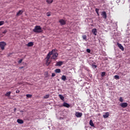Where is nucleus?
Returning <instances> with one entry per match:
<instances>
[{
	"label": "nucleus",
	"instance_id": "1",
	"mask_svg": "<svg viewBox=\"0 0 130 130\" xmlns=\"http://www.w3.org/2000/svg\"><path fill=\"white\" fill-rule=\"evenodd\" d=\"M33 31L35 33H41L43 32V30H42V28L40 26L37 25L35 27V28L33 29Z\"/></svg>",
	"mask_w": 130,
	"mask_h": 130
},
{
	"label": "nucleus",
	"instance_id": "2",
	"mask_svg": "<svg viewBox=\"0 0 130 130\" xmlns=\"http://www.w3.org/2000/svg\"><path fill=\"white\" fill-rule=\"evenodd\" d=\"M58 56V53L57 52V50H56V51L52 53L51 58V59H54V60H56V59H57Z\"/></svg>",
	"mask_w": 130,
	"mask_h": 130
},
{
	"label": "nucleus",
	"instance_id": "3",
	"mask_svg": "<svg viewBox=\"0 0 130 130\" xmlns=\"http://www.w3.org/2000/svg\"><path fill=\"white\" fill-rule=\"evenodd\" d=\"M56 51V49H53L51 51L49 52L48 54L47 55L46 59H50V56L52 55V53Z\"/></svg>",
	"mask_w": 130,
	"mask_h": 130
},
{
	"label": "nucleus",
	"instance_id": "4",
	"mask_svg": "<svg viewBox=\"0 0 130 130\" xmlns=\"http://www.w3.org/2000/svg\"><path fill=\"white\" fill-rule=\"evenodd\" d=\"M7 45V43L5 42H0V48L2 49V50H5V46Z\"/></svg>",
	"mask_w": 130,
	"mask_h": 130
},
{
	"label": "nucleus",
	"instance_id": "5",
	"mask_svg": "<svg viewBox=\"0 0 130 130\" xmlns=\"http://www.w3.org/2000/svg\"><path fill=\"white\" fill-rule=\"evenodd\" d=\"M120 106L122 107V108H125V107H127V103H122L120 104Z\"/></svg>",
	"mask_w": 130,
	"mask_h": 130
},
{
	"label": "nucleus",
	"instance_id": "6",
	"mask_svg": "<svg viewBox=\"0 0 130 130\" xmlns=\"http://www.w3.org/2000/svg\"><path fill=\"white\" fill-rule=\"evenodd\" d=\"M59 23H60V25H66V20H64L63 19H60L59 20Z\"/></svg>",
	"mask_w": 130,
	"mask_h": 130
},
{
	"label": "nucleus",
	"instance_id": "7",
	"mask_svg": "<svg viewBox=\"0 0 130 130\" xmlns=\"http://www.w3.org/2000/svg\"><path fill=\"white\" fill-rule=\"evenodd\" d=\"M117 45H118L119 48H120V49H121L122 51L124 50V48H123V46H122V45H121V44H120L119 43H117Z\"/></svg>",
	"mask_w": 130,
	"mask_h": 130
},
{
	"label": "nucleus",
	"instance_id": "8",
	"mask_svg": "<svg viewBox=\"0 0 130 130\" xmlns=\"http://www.w3.org/2000/svg\"><path fill=\"white\" fill-rule=\"evenodd\" d=\"M75 115H76V117H82V116L83 115V113H80L78 112H76Z\"/></svg>",
	"mask_w": 130,
	"mask_h": 130
},
{
	"label": "nucleus",
	"instance_id": "9",
	"mask_svg": "<svg viewBox=\"0 0 130 130\" xmlns=\"http://www.w3.org/2000/svg\"><path fill=\"white\" fill-rule=\"evenodd\" d=\"M102 16L103 17L104 19H106V18H107V15L106 14V12L105 11H103L102 12Z\"/></svg>",
	"mask_w": 130,
	"mask_h": 130
},
{
	"label": "nucleus",
	"instance_id": "10",
	"mask_svg": "<svg viewBox=\"0 0 130 130\" xmlns=\"http://www.w3.org/2000/svg\"><path fill=\"white\" fill-rule=\"evenodd\" d=\"M92 32L95 36H97V29L96 28H93L92 29Z\"/></svg>",
	"mask_w": 130,
	"mask_h": 130
},
{
	"label": "nucleus",
	"instance_id": "11",
	"mask_svg": "<svg viewBox=\"0 0 130 130\" xmlns=\"http://www.w3.org/2000/svg\"><path fill=\"white\" fill-rule=\"evenodd\" d=\"M104 118H108L109 117V113L106 112L105 114L103 115Z\"/></svg>",
	"mask_w": 130,
	"mask_h": 130
},
{
	"label": "nucleus",
	"instance_id": "12",
	"mask_svg": "<svg viewBox=\"0 0 130 130\" xmlns=\"http://www.w3.org/2000/svg\"><path fill=\"white\" fill-rule=\"evenodd\" d=\"M63 106L64 107H67V108H69L70 107V104H68L67 103L64 102L63 104Z\"/></svg>",
	"mask_w": 130,
	"mask_h": 130
},
{
	"label": "nucleus",
	"instance_id": "13",
	"mask_svg": "<svg viewBox=\"0 0 130 130\" xmlns=\"http://www.w3.org/2000/svg\"><path fill=\"white\" fill-rule=\"evenodd\" d=\"M17 122L20 124H23V123H24V121L21 119H18L17 120Z\"/></svg>",
	"mask_w": 130,
	"mask_h": 130
},
{
	"label": "nucleus",
	"instance_id": "14",
	"mask_svg": "<svg viewBox=\"0 0 130 130\" xmlns=\"http://www.w3.org/2000/svg\"><path fill=\"white\" fill-rule=\"evenodd\" d=\"M56 67H60V66H62V61H58L55 64Z\"/></svg>",
	"mask_w": 130,
	"mask_h": 130
},
{
	"label": "nucleus",
	"instance_id": "15",
	"mask_svg": "<svg viewBox=\"0 0 130 130\" xmlns=\"http://www.w3.org/2000/svg\"><path fill=\"white\" fill-rule=\"evenodd\" d=\"M23 14V11L22 10H19L18 12L17 13L16 16L17 17H19V16H21Z\"/></svg>",
	"mask_w": 130,
	"mask_h": 130
},
{
	"label": "nucleus",
	"instance_id": "16",
	"mask_svg": "<svg viewBox=\"0 0 130 130\" xmlns=\"http://www.w3.org/2000/svg\"><path fill=\"white\" fill-rule=\"evenodd\" d=\"M34 45V43L32 42H30L27 44V46H28V47H30L31 46H33Z\"/></svg>",
	"mask_w": 130,
	"mask_h": 130
},
{
	"label": "nucleus",
	"instance_id": "17",
	"mask_svg": "<svg viewBox=\"0 0 130 130\" xmlns=\"http://www.w3.org/2000/svg\"><path fill=\"white\" fill-rule=\"evenodd\" d=\"M7 32H8V30L5 29V30H4L2 34H0V36H1V37H3L4 36L3 34H6V33H7Z\"/></svg>",
	"mask_w": 130,
	"mask_h": 130
},
{
	"label": "nucleus",
	"instance_id": "18",
	"mask_svg": "<svg viewBox=\"0 0 130 130\" xmlns=\"http://www.w3.org/2000/svg\"><path fill=\"white\" fill-rule=\"evenodd\" d=\"M50 64V61L49 60V59H47L46 61V66H49V64Z\"/></svg>",
	"mask_w": 130,
	"mask_h": 130
},
{
	"label": "nucleus",
	"instance_id": "19",
	"mask_svg": "<svg viewBox=\"0 0 130 130\" xmlns=\"http://www.w3.org/2000/svg\"><path fill=\"white\" fill-rule=\"evenodd\" d=\"M11 93H12L11 91L7 92L5 94V96H6V97H10L11 96Z\"/></svg>",
	"mask_w": 130,
	"mask_h": 130
},
{
	"label": "nucleus",
	"instance_id": "20",
	"mask_svg": "<svg viewBox=\"0 0 130 130\" xmlns=\"http://www.w3.org/2000/svg\"><path fill=\"white\" fill-rule=\"evenodd\" d=\"M61 80H62V81H66V80H67V77H66V76H64V75H62V77H61Z\"/></svg>",
	"mask_w": 130,
	"mask_h": 130
},
{
	"label": "nucleus",
	"instance_id": "21",
	"mask_svg": "<svg viewBox=\"0 0 130 130\" xmlns=\"http://www.w3.org/2000/svg\"><path fill=\"white\" fill-rule=\"evenodd\" d=\"M58 96L59 97L60 99H61V100H64V97L62 96V95L59 94Z\"/></svg>",
	"mask_w": 130,
	"mask_h": 130
},
{
	"label": "nucleus",
	"instance_id": "22",
	"mask_svg": "<svg viewBox=\"0 0 130 130\" xmlns=\"http://www.w3.org/2000/svg\"><path fill=\"white\" fill-rule=\"evenodd\" d=\"M53 2V0H46V3H47V4H52V3Z\"/></svg>",
	"mask_w": 130,
	"mask_h": 130
},
{
	"label": "nucleus",
	"instance_id": "23",
	"mask_svg": "<svg viewBox=\"0 0 130 130\" xmlns=\"http://www.w3.org/2000/svg\"><path fill=\"white\" fill-rule=\"evenodd\" d=\"M89 124L91 125V126H94V123H93V121L92 120H90Z\"/></svg>",
	"mask_w": 130,
	"mask_h": 130
},
{
	"label": "nucleus",
	"instance_id": "24",
	"mask_svg": "<svg viewBox=\"0 0 130 130\" xmlns=\"http://www.w3.org/2000/svg\"><path fill=\"white\" fill-rule=\"evenodd\" d=\"M82 38L84 40H87V36L86 35H83Z\"/></svg>",
	"mask_w": 130,
	"mask_h": 130
},
{
	"label": "nucleus",
	"instance_id": "25",
	"mask_svg": "<svg viewBox=\"0 0 130 130\" xmlns=\"http://www.w3.org/2000/svg\"><path fill=\"white\" fill-rule=\"evenodd\" d=\"M114 78L116 79V80H119V76L118 75H115L114 76Z\"/></svg>",
	"mask_w": 130,
	"mask_h": 130
},
{
	"label": "nucleus",
	"instance_id": "26",
	"mask_svg": "<svg viewBox=\"0 0 130 130\" xmlns=\"http://www.w3.org/2000/svg\"><path fill=\"white\" fill-rule=\"evenodd\" d=\"M49 98V94H47L44 96V99H47Z\"/></svg>",
	"mask_w": 130,
	"mask_h": 130
},
{
	"label": "nucleus",
	"instance_id": "27",
	"mask_svg": "<svg viewBox=\"0 0 130 130\" xmlns=\"http://www.w3.org/2000/svg\"><path fill=\"white\" fill-rule=\"evenodd\" d=\"M55 73H60V69H58L55 70Z\"/></svg>",
	"mask_w": 130,
	"mask_h": 130
},
{
	"label": "nucleus",
	"instance_id": "28",
	"mask_svg": "<svg viewBox=\"0 0 130 130\" xmlns=\"http://www.w3.org/2000/svg\"><path fill=\"white\" fill-rule=\"evenodd\" d=\"M4 24H5V21H0V26L4 25Z\"/></svg>",
	"mask_w": 130,
	"mask_h": 130
},
{
	"label": "nucleus",
	"instance_id": "29",
	"mask_svg": "<svg viewBox=\"0 0 130 130\" xmlns=\"http://www.w3.org/2000/svg\"><path fill=\"white\" fill-rule=\"evenodd\" d=\"M26 97H27V98H31L32 94H26Z\"/></svg>",
	"mask_w": 130,
	"mask_h": 130
},
{
	"label": "nucleus",
	"instance_id": "30",
	"mask_svg": "<svg viewBox=\"0 0 130 130\" xmlns=\"http://www.w3.org/2000/svg\"><path fill=\"white\" fill-rule=\"evenodd\" d=\"M106 74V73H105V72H102V77H104V76H105Z\"/></svg>",
	"mask_w": 130,
	"mask_h": 130
},
{
	"label": "nucleus",
	"instance_id": "31",
	"mask_svg": "<svg viewBox=\"0 0 130 130\" xmlns=\"http://www.w3.org/2000/svg\"><path fill=\"white\" fill-rule=\"evenodd\" d=\"M119 101H120V102H123V99H122V97H120L119 98Z\"/></svg>",
	"mask_w": 130,
	"mask_h": 130
},
{
	"label": "nucleus",
	"instance_id": "32",
	"mask_svg": "<svg viewBox=\"0 0 130 130\" xmlns=\"http://www.w3.org/2000/svg\"><path fill=\"white\" fill-rule=\"evenodd\" d=\"M47 17H49L50 16H51V14H50V12H47L46 14Z\"/></svg>",
	"mask_w": 130,
	"mask_h": 130
},
{
	"label": "nucleus",
	"instance_id": "33",
	"mask_svg": "<svg viewBox=\"0 0 130 130\" xmlns=\"http://www.w3.org/2000/svg\"><path fill=\"white\" fill-rule=\"evenodd\" d=\"M86 51L88 53H90V52H91V50H90V49H87Z\"/></svg>",
	"mask_w": 130,
	"mask_h": 130
},
{
	"label": "nucleus",
	"instance_id": "34",
	"mask_svg": "<svg viewBox=\"0 0 130 130\" xmlns=\"http://www.w3.org/2000/svg\"><path fill=\"white\" fill-rule=\"evenodd\" d=\"M95 12L96 13V14H98V13H99V9H95Z\"/></svg>",
	"mask_w": 130,
	"mask_h": 130
},
{
	"label": "nucleus",
	"instance_id": "35",
	"mask_svg": "<svg viewBox=\"0 0 130 130\" xmlns=\"http://www.w3.org/2000/svg\"><path fill=\"white\" fill-rule=\"evenodd\" d=\"M92 67L93 69H96V68H97V66L95 65V64H92Z\"/></svg>",
	"mask_w": 130,
	"mask_h": 130
},
{
	"label": "nucleus",
	"instance_id": "36",
	"mask_svg": "<svg viewBox=\"0 0 130 130\" xmlns=\"http://www.w3.org/2000/svg\"><path fill=\"white\" fill-rule=\"evenodd\" d=\"M22 61H23V59H21L20 60H19L18 61V63H22Z\"/></svg>",
	"mask_w": 130,
	"mask_h": 130
},
{
	"label": "nucleus",
	"instance_id": "37",
	"mask_svg": "<svg viewBox=\"0 0 130 130\" xmlns=\"http://www.w3.org/2000/svg\"><path fill=\"white\" fill-rule=\"evenodd\" d=\"M51 76L52 77H55V73H52Z\"/></svg>",
	"mask_w": 130,
	"mask_h": 130
},
{
	"label": "nucleus",
	"instance_id": "38",
	"mask_svg": "<svg viewBox=\"0 0 130 130\" xmlns=\"http://www.w3.org/2000/svg\"><path fill=\"white\" fill-rule=\"evenodd\" d=\"M16 93H20V90H17L16 91Z\"/></svg>",
	"mask_w": 130,
	"mask_h": 130
},
{
	"label": "nucleus",
	"instance_id": "39",
	"mask_svg": "<svg viewBox=\"0 0 130 130\" xmlns=\"http://www.w3.org/2000/svg\"><path fill=\"white\" fill-rule=\"evenodd\" d=\"M16 111H17V108H15L14 109V112H16Z\"/></svg>",
	"mask_w": 130,
	"mask_h": 130
},
{
	"label": "nucleus",
	"instance_id": "40",
	"mask_svg": "<svg viewBox=\"0 0 130 130\" xmlns=\"http://www.w3.org/2000/svg\"><path fill=\"white\" fill-rule=\"evenodd\" d=\"M98 16H100V14H99V12H98V13H96Z\"/></svg>",
	"mask_w": 130,
	"mask_h": 130
},
{
	"label": "nucleus",
	"instance_id": "41",
	"mask_svg": "<svg viewBox=\"0 0 130 130\" xmlns=\"http://www.w3.org/2000/svg\"><path fill=\"white\" fill-rule=\"evenodd\" d=\"M23 67H20V69H23Z\"/></svg>",
	"mask_w": 130,
	"mask_h": 130
},
{
	"label": "nucleus",
	"instance_id": "42",
	"mask_svg": "<svg viewBox=\"0 0 130 130\" xmlns=\"http://www.w3.org/2000/svg\"><path fill=\"white\" fill-rule=\"evenodd\" d=\"M20 112H23V111H20Z\"/></svg>",
	"mask_w": 130,
	"mask_h": 130
}]
</instances>
